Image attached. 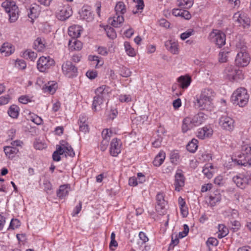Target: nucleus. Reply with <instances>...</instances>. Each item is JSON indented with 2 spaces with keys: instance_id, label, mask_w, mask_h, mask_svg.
Returning a JSON list of instances; mask_svg holds the SVG:
<instances>
[{
  "instance_id": "obj_1",
  "label": "nucleus",
  "mask_w": 251,
  "mask_h": 251,
  "mask_svg": "<svg viewBox=\"0 0 251 251\" xmlns=\"http://www.w3.org/2000/svg\"><path fill=\"white\" fill-rule=\"evenodd\" d=\"M215 95V92L211 88L202 89L201 94L196 97L195 106L200 110L212 111L214 107L213 101Z\"/></svg>"
},
{
  "instance_id": "obj_2",
  "label": "nucleus",
  "mask_w": 251,
  "mask_h": 251,
  "mask_svg": "<svg viewBox=\"0 0 251 251\" xmlns=\"http://www.w3.org/2000/svg\"><path fill=\"white\" fill-rule=\"evenodd\" d=\"M207 119V115L200 112L193 117H187L183 120L182 130L183 133L186 132L195 126H199L203 124Z\"/></svg>"
},
{
  "instance_id": "obj_3",
  "label": "nucleus",
  "mask_w": 251,
  "mask_h": 251,
  "mask_svg": "<svg viewBox=\"0 0 251 251\" xmlns=\"http://www.w3.org/2000/svg\"><path fill=\"white\" fill-rule=\"evenodd\" d=\"M249 94L247 90L244 88L237 89L232 94L231 100L234 104L239 105L240 107H244L248 102Z\"/></svg>"
},
{
  "instance_id": "obj_4",
  "label": "nucleus",
  "mask_w": 251,
  "mask_h": 251,
  "mask_svg": "<svg viewBox=\"0 0 251 251\" xmlns=\"http://www.w3.org/2000/svg\"><path fill=\"white\" fill-rule=\"evenodd\" d=\"M237 54L235 59V64L238 67H244L247 66L250 62L251 57L247 51V47L243 46L239 47L237 45Z\"/></svg>"
},
{
  "instance_id": "obj_5",
  "label": "nucleus",
  "mask_w": 251,
  "mask_h": 251,
  "mask_svg": "<svg viewBox=\"0 0 251 251\" xmlns=\"http://www.w3.org/2000/svg\"><path fill=\"white\" fill-rule=\"evenodd\" d=\"M1 6L8 14L11 22H14L17 20L19 16V9L14 1L5 0L1 3Z\"/></svg>"
},
{
  "instance_id": "obj_6",
  "label": "nucleus",
  "mask_w": 251,
  "mask_h": 251,
  "mask_svg": "<svg viewBox=\"0 0 251 251\" xmlns=\"http://www.w3.org/2000/svg\"><path fill=\"white\" fill-rule=\"evenodd\" d=\"M224 77L230 81H238L244 78L242 71L232 65L228 66L224 70Z\"/></svg>"
},
{
  "instance_id": "obj_7",
  "label": "nucleus",
  "mask_w": 251,
  "mask_h": 251,
  "mask_svg": "<svg viewBox=\"0 0 251 251\" xmlns=\"http://www.w3.org/2000/svg\"><path fill=\"white\" fill-rule=\"evenodd\" d=\"M232 180L238 187L244 189L251 183V176L247 174L240 173L234 176Z\"/></svg>"
},
{
  "instance_id": "obj_8",
  "label": "nucleus",
  "mask_w": 251,
  "mask_h": 251,
  "mask_svg": "<svg viewBox=\"0 0 251 251\" xmlns=\"http://www.w3.org/2000/svg\"><path fill=\"white\" fill-rule=\"evenodd\" d=\"M209 39L214 43L218 48H221L226 43V35L222 31L213 29L209 35Z\"/></svg>"
},
{
  "instance_id": "obj_9",
  "label": "nucleus",
  "mask_w": 251,
  "mask_h": 251,
  "mask_svg": "<svg viewBox=\"0 0 251 251\" xmlns=\"http://www.w3.org/2000/svg\"><path fill=\"white\" fill-rule=\"evenodd\" d=\"M219 125L223 130L231 132L234 129L235 120L230 116L223 115L219 119Z\"/></svg>"
},
{
  "instance_id": "obj_10",
  "label": "nucleus",
  "mask_w": 251,
  "mask_h": 251,
  "mask_svg": "<svg viewBox=\"0 0 251 251\" xmlns=\"http://www.w3.org/2000/svg\"><path fill=\"white\" fill-rule=\"evenodd\" d=\"M54 65V60L50 56H42L37 62L38 70L41 72H45Z\"/></svg>"
},
{
  "instance_id": "obj_11",
  "label": "nucleus",
  "mask_w": 251,
  "mask_h": 251,
  "mask_svg": "<svg viewBox=\"0 0 251 251\" xmlns=\"http://www.w3.org/2000/svg\"><path fill=\"white\" fill-rule=\"evenodd\" d=\"M62 70L63 74L69 78H73L77 75V68L72 62L69 61H67L63 63Z\"/></svg>"
},
{
  "instance_id": "obj_12",
  "label": "nucleus",
  "mask_w": 251,
  "mask_h": 251,
  "mask_svg": "<svg viewBox=\"0 0 251 251\" xmlns=\"http://www.w3.org/2000/svg\"><path fill=\"white\" fill-rule=\"evenodd\" d=\"M72 13L71 7L67 4L59 6L56 11V15L59 20L64 21L69 18Z\"/></svg>"
},
{
  "instance_id": "obj_13",
  "label": "nucleus",
  "mask_w": 251,
  "mask_h": 251,
  "mask_svg": "<svg viewBox=\"0 0 251 251\" xmlns=\"http://www.w3.org/2000/svg\"><path fill=\"white\" fill-rule=\"evenodd\" d=\"M156 211L160 215H164L166 213V206L167 203L164 200V195L162 193H158L156 196Z\"/></svg>"
},
{
  "instance_id": "obj_14",
  "label": "nucleus",
  "mask_w": 251,
  "mask_h": 251,
  "mask_svg": "<svg viewBox=\"0 0 251 251\" xmlns=\"http://www.w3.org/2000/svg\"><path fill=\"white\" fill-rule=\"evenodd\" d=\"M122 142L120 139L115 138L111 141L109 152L112 156L116 157L121 152Z\"/></svg>"
},
{
  "instance_id": "obj_15",
  "label": "nucleus",
  "mask_w": 251,
  "mask_h": 251,
  "mask_svg": "<svg viewBox=\"0 0 251 251\" xmlns=\"http://www.w3.org/2000/svg\"><path fill=\"white\" fill-rule=\"evenodd\" d=\"M175 190L180 191L181 188L184 186L185 182V177L181 170H177L175 176Z\"/></svg>"
},
{
  "instance_id": "obj_16",
  "label": "nucleus",
  "mask_w": 251,
  "mask_h": 251,
  "mask_svg": "<svg viewBox=\"0 0 251 251\" xmlns=\"http://www.w3.org/2000/svg\"><path fill=\"white\" fill-rule=\"evenodd\" d=\"M235 21L237 22L244 28H248L250 26V19L247 18L244 14L239 12L235 13L233 16Z\"/></svg>"
},
{
  "instance_id": "obj_17",
  "label": "nucleus",
  "mask_w": 251,
  "mask_h": 251,
  "mask_svg": "<svg viewBox=\"0 0 251 251\" xmlns=\"http://www.w3.org/2000/svg\"><path fill=\"white\" fill-rule=\"evenodd\" d=\"M111 92L110 88L105 85H102L95 90L96 96L104 100L107 99Z\"/></svg>"
},
{
  "instance_id": "obj_18",
  "label": "nucleus",
  "mask_w": 251,
  "mask_h": 251,
  "mask_svg": "<svg viewBox=\"0 0 251 251\" xmlns=\"http://www.w3.org/2000/svg\"><path fill=\"white\" fill-rule=\"evenodd\" d=\"M213 130L210 126H206L199 128L197 132V137L201 139H204L212 136Z\"/></svg>"
},
{
  "instance_id": "obj_19",
  "label": "nucleus",
  "mask_w": 251,
  "mask_h": 251,
  "mask_svg": "<svg viewBox=\"0 0 251 251\" xmlns=\"http://www.w3.org/2000/svg\"><path fill=\"white\" fill-rule=\"evenodd\" d=\"M165 46L167 50L174 54H177L179 53L178 43L173 40L167 41L165 43Z\"/></svg>"
},
{
  "instance_id": "obj_20",
  "label": "nucleus",
  "mask_w": 251,
  "mask_h": 251,
  "mask_svg": "<svg viewBox=\"0 0 251 251\" xmlns=\"http://www.w3.org/2000/svg\"><path fill=\"white\" fill-rule=\"evenodd\" d=\"M217 171V168L210 163L206 164L202 171L204 176L208 179L211 178Z\"/></svg>"
},
{
  "instance_id": "obj_21",
  "label": "nucleus",
  "mask_w": 251,
  "mask_h": 251,
  "mask_svg": "<svg viewBox=\"0 0 251 251\" xmlns=\"http://www.w3.org/2000/svg\"><path fill=\"white\" fill-rule=\"evenodd\" d=\"M177 82L179 87L183 89H187L190 85L192 79L191 77L188 75H181L177 78Z\"/></svg>"
},
{
  "instance_id": "obj_22",
  "label": "nucleus",
  "mask_w": 251,
  "mask_h": 251,
  "mask_svg": "<svg viewBox=\"0 0 251 251\" xmlns=\"http://www.w3.org/2000/svg\"><path fill=\"white\" fill-rule=\"evenodd\" d=\"M82 31V27L78 25H73L69 27L68 34L72 37V39H75L80 36Z\"/></svg>"
},
{
  "instance_id": "obj_23",
  "label": "nucleus",
  "mask_w": 251,
  "mask_h": 251,
  "mask_svg": "<svg viewBox=\"0 0 251 251\" xmlns=\"http://www.w3.org/2000/svg\"><path fill=\"white\" fill-rule=\"evenodd\" d=\"M87 118L86 115L81 114L80 115L78 120V125L79 126V131L84 133H86L89 131V126L87 122Z\"/></svg>"
},
{
  "instance_id": "obj_24",
  "label": "nucleus",
  "mask_w": 251,
  "mask_h": 251,
  "mask_svg": "<svg viewBox=\"0 0 251 251\" xmlns=\"http://www.w3.org/2000/svg\"><path fill=\"white\" fill-rule=\"evenodd\" d=\"M71 190L70 185L68 184L61 185L59 186V189L57 191V196L59 199H63L67 196Z\"/></svg>"
},
{
  "instance_id": "obj_25",
  "label": "nucleus",
  "mask_w": 251,
  "mask_h": 251,
  "mask_svg": "<svg viewBox=\"0 0 251 251\" xmlns=\"http://www.w3.org/2000/svg\"><path fill=\"white\" fill-rule=\"evenodd\" d=\"M6 156L9 159H13L19 152V149L15 147L6 146L3 149Z\"/></svg>"
},
{
  "instance_id": "obj_26",
  "label": "nucleus",
  "mask_w": 251,
  "mask_h": 251,
  "mask_svg": "<svg viewBox=\"0 0 251 251\" xmlns=\"http://www.w3.org/2000/svg\"><path fill=\"white\" fill-rule=\"evenodd\" d=\"M69 49L71 51L80 50L82 48V43L76 39H72L68 43Z\"/></svg>"
},
{
  "instance_id": "obj_27",
  "label": "nucleus",
  "mask_w": 251,
  "mask_h": 251,
  "mask_svg": "<svg viewBox=\"0 0 251 251\" xmlns=\"http://www.w3.org/2000/svg\"><path fill=\"white\" fill-rule=\"evenodd\" d=\"M79 14L82 19L87 21H90L93 19L90 8L88 6H83L79 12Z\"/></svg>"
},
{
  "instance_id": "obj_28",
  "label": "nucleus",
  "mask_w": 251,
  "mask_h": 251,
  "mask_svg": "<svg viewBox=\"0 0 251 251\" xmlns=\"http://www.w3.org/2000/svg\"><path fill=\"white\" fill-rule=\"evenodd\" d=\"M124 19L123 16L116 15L112 18L109 19V22L115 27H119L124 22Z\"/></svg>"
},
{
  "instance_id": "obj_29",
  "label": "nucleus",
  "mask_w": 251,
  "mask_h": 251,
  "mask_svg": "<svg viewBox=\"0 0 251 251\" xmlns=\"http://www.w3.org/2000/svg\"><path fill=\"white\" fill-rule=\"evenodd\" d=\"M14 51V49L12 45L9 43H4L0 48V52L4 54L5 56L11 55Z\"/></svg>"
},
{
  "instance_id": "obj_30",
  "label": "nucleus",
  "mask_w": 251,
  "mask_h": 251,
  "mask_svg": "<svg viewBox=\"0 0 251 251\" xmlns=\"http://www.w3.org/2000/svg\"><path fill=\"white\" fill-rule=\"evenodd\" d=\"M172 13L175 16H180L186 20H189L191 17V15L189 12L186 10L174 9Z\"/></svg>"
},
{
  "instance_id": "obj_31",
  "label": "nucleus",
  "mask_w": 251,
  "mask_h": 251,
  "mask_svg": "<svg viewBox=\"0 0 251 251\" xmlns=\"http://www.w3.org/2000/svg\"><path fill=\"white\" fill-rule=\"evenodd\" d=\"M46 47V42L44 39L38 37L34 42V49L38 51H43Z\"/></svg>"
},
{
  "instance_id": "obj_32",
  "label": "nucleus",
  "mask_w": 251,
  "mask_h": 251,
  "mask_svg": "<svg viewBox=\"0 0 251 251\" xmlns=\"http://www.w3.org/2000/svg\"><path fill=\"white\" fill-rule=\"evenodd\" d=\"M222 199V196L219 193L211 195L209 197V204L211 206H215L219 203Z\"/></svg>"
},
{
  "instance_id": "obj_33",
  "label": "nucleus",
  "mask_w": 251,
  "mask_h": 251,
  "mask_svg": "<svg viewBox=\"0 0 251 251\" xmlns=\"http://www.w3.org/2000/svg\"><path fill=\"white\" fill-rule=\"evenodd\" d=\"M105 100L98 96H95L92 103V109L95 111H99L101 108V105L103 104Z\"/></svg>"
},
{
  "instance_id": "obj_34",
  "label": "nucleus",
  "mask_w": 251,
  "mask_h": 251,
  "mask_svg": "<svg viewBox=\"0 0 251 251\" xmlns=\"http://www.w3.org/2000/svg\"><path fill=\"white\" fill-rule=\"evenodd\" d=\"M57 87V83L54 81L49 82L48 84H46L43 87V90L45 92H48L50 94H54Z\"/></svg>"
},
{
  "instance_id": "obj_35",
  "label": "nucleus",
  "mask_w": 251,
  "mask_h": 251,
  "mask_svg": "<svg viewBox=\"0 0 251 251\" xmlns=\"http://www.w3.org/2000/svg\"><path fill=\"white\" fill-rule=\"evenodd\" d=\"M40 11L39 6L36 4L31 5L29 8V12L28 13V17L33 19L38 17Z\"/></svg>"
},
{
  "instance_id": "obj_36",
  "label": "nucleus",
  "mask_w": 251,
  "mask_h": 251,
  "mask_svg": "<svg viewBox=\"0 0 251 251\" xmlns=\"http://www.w3.org/2000/svg\"><path fill=\"white\" fill-rule=\"evenodd\" d=\"M165 157V153L163 151H160L153 161V165L156 167L160 166L163 163Z\"/></svg>"
},
{
  "instance_id": "obj_37",
  "label": "nucleus",
  "mask_w": 251,
  "mask_h": 251,
  "mask_svg": "<svg viewBox=\"0 0 251 251\" xmlns=\"http://www.w3.org/2000/svg\"><path fill=\"white\" fill-rule=\"evenodd\" d=\"M115 10L116 15L122 16L126 12V6L123 1H119L117 3Z\"/></svg>"
},
{
  "instance_id": "obj_38",
  "label": "nucleus",
  "mask_w": 251,
  "mask_h": 251,
  "mask_svg": "<svg viewBox=\"0 0 251 251\" xmlns=\"http://www.w3.org/2000/svg\"><path fill=\"white\" fill-rule=\"evenodd\" d=\"M228 233V230L227 228L224 225L221 224L218 226V231L217 232V237L221 239L226 235Z\"/></svg>"
},
{
  "instance_id": "obj_39",
  "label": "nucleus",
  "mask_w": 251,
  "mask_h": 251,
  "mask_svg": "<svg viewBox=\"0 0 251 251\" xmlns=\"http://www.w3.org/2000/svg\"><path fill=\"white\" fill-rule=\"evenodd\" d=\"M124 48L126 54L131 57H134L136 54V50L133 48L128 42H124Z\"/></svg>"
},
{
  "instance_id": "obj_40",
  "label": "nucleus",
  "mask_w": 251,
  "mask_h": 251,
  "mask_svg": "<svg viewBox=\"0 0 251 251\" xmlns=\"http://www.w3.org/2000/svg\"><path fill=\"white\" fill-rule=\"evenodd\" d=\"M8 114L13 118H17L19 114V108L16 105H12L9 108Z\"/></svg>"
},
{
  "instance_id": "obj_41",
  "label": "nucleus",
  "mask_w": 251,
  "mask_h": 251,
  "mask_svg": "<svg viewBox=\"0 0 251 251\" xmlns=\"http://www.w3.org/2000/svg\"><path fill=\"white\" fill-rule=\"evenodd\" d=\"M223 214L225 216L231 217L233 219L237 218L239 215L238 211L236 209L230 208L226 209Z\"/></svg>"
},
{
  "instance_id": "obj_42",
  "label": "nucleus",
  "mask_w": 251,
  "mask_h": 251,
  "mask_svg": "<svg viewBox=\"0 0 251 251\" xmlns=\"http://www.w3.org/2000/svg\"><path fill=\"white\" fill-rule=\"evenodd\" d=\"M23 57L34 61L37 57V54L31 50H26L23 52Z\"/></svg>"
},
{
  "instance_id": "obj_43",
  "label": "nucleus",
  "mask_w": 251,
  "mask_h": 251,
  "mask_svg": "<svg viewBox=\"0 0 251 251\" xmlns=\"http://www.w3.org/2000/svg\"><path fill=\"white\" fill-rule=\"evenodd\" d=\"M177 4L182 8L189 9L193 4V0H177Z\"/></svg>"
},
{
  "instance_id": "obj_44",
  "label": "nucleus",
  "mask_w": 251,
  "mask_h": 251,
  "mask_svg": "<svg viewBox=\"0 0 251 251\" xmlns=\"http://www.w3.org/2000/svg\"><path fill=\"white\" fill-rule=\"evenodd\" d=\"M198 141L196 139H193L187 145V150L191 152H194L198 149Z\"/></svg>"
},
{
  "instance_id": "obj_45",
  "label": "nucleus",
  "mask_w": 251,
  "mask_h": 251,
  "mask_svg": "<svg viewBox=\"0 0 251 251\" xmlns=\"http://www.w3.org/2000/svg\"><path fill=\"white\" fill-rule=\"evenodd\" d=\"M105 31L106 33L107 37L110 39H114L116 38L117 34L115 29L113 27L109 26H107L105 28Z\"/></svg>"
},
{
  "instance_id": "obj_46",
  "label": "nucleus",
  "mask_w": 251,
  "mask_h": 251,
  "mask_svg": "<svg viewBox=\"0 0 251 251\" xmlns=\"http://www.w3.org/2000/svg\"><path fill=\"white\" fill-rule=\"evenodd\" d=\"M30 120L37 125H40L43 123L42 119L35 114H30L29 115Z\"/></svg>"
},
{
  "instance_id": "obj_47",
  "label": "nucleus",
  "mask_w": 251,
  "mask_h": 251,
  "mask_svg": "<svg viewBox=\"0 0 251 251\" xmlns=\"http://www.w3.org/2000/svg\"><path fill=\"white\" fill-rule=\"evenodd\" d=\"M113 132L112 131L108 128L104 129L101 132L102 138L103 140H107L109 141L111 137H112Z\"/></svg>"
},
{
  "instance_id": "obj_48",
  "label": "nucleus",
  "mask_w": 251,
  "mask_h": 251,
  "mask_svg": "<svg viewBox=\"0 0 251 251\" xmlns=\"http://www.w3.org/2000/svg\"><path fill=\"white\" fill-rule=\"evenodd\" d=\"M229 52L226 51H221L219 53V60L221 63H224L227 61L228 54Z\"/></svg>"
},
{
  "instance_id": "obj_49",
  "label": "nucleus",
  "mask_w": 251,
  "mask_h": 251,
  "mask_svg": "<svg viewBox=\"0 0 251 251\" xmlns=\"http://www.w3.org/2000/svg\"><path fill=\"white\" fill-rule=\"evenodd\" d=\"M89 59L90 61L95 62L96 63V66L97 67L101 66L103 64V61L97 56L90 55L89 56Z\"/></svg>"
},
{
  "instance_id": "obj_50",
  "label": "nucleus",
  "mask_w": 251,
  "mask_h": 251,
  "mask_svg": "<svg viewBox=\"0 0 251 251\" xmlns=\"http://www.w3.org/2000/svg\"><path fill=\"white\" fill-rule=\"evenodd\" d=\"M241 151L245 159L248 155L251 154V146L250 145H244L242 147Z\"/></svg>"
},
{
  "instance_id": "obj_51",
  "label": "nucleus",
  "mask_w": 251,
  "mask_h": 251,
  "mask_svg": "<svg viewBox=\"0 0 251 251\" xmlns=\"http://www.w3.org/2000/svg\"><path fill=\"white\" fill-rule=\"evenodd\" d=\"M194 34V30L193 29H189L181 33L180 35V37L182 40H185Z\"/></svg>"
},
{
  "instance_id": "obj_52",
  "label": "nucleus",
  "mask_w": 251,
  "mask_h": 251,
  "mask_svg": "<svg viewBox=\"0 0 251 251\" xmlns=\"http://www.w3.org/2000/svg\"><path fill=\"white\" fill-rule=\"evenodd\" d=\"M199 159L203 161H209L212 158L211 154L206 151L201 153Z\"/></svg>"
},
{
  "instance_id": "obj_53",
  "label": "nucleus",
  "mask_w": 251,
  "mask_h": 251,
  "mask_svg": "<svg viewBox=\"0 0 251 251\" xmlns=\"http://www.w3.org/2000/svg\"><path fill=\"white\" fill-rule=\"evenodd\" d=\"M20 226V222L17 219H12L10 222L8 229H15Z\"/></svg>"
},
{
  "instance_id": "obj_54",
  "label": "nucleus",
  "mask_w": 251,
  "mask_h": 251,
  "mask_svg": "<svg viewBox=\"0 0 251 251\" xmlns=\"http://www.w3.org/2000/svg\"><path fill=\"white\" fill-rule=\"evenodd\" d=\"M15 66L19 69L24 70L26 67L25 61L22 59H17L15 62Z\"/></svg>"
},
{
  "instance_id": "obj_55",
  "label": "nucleus",
  "mask_w": 251,
  "mask_h": 251,
  "mask_svg": "<svg viewBox=\"0 0 251 251\" xmlns=\"http://www.w3.org/2000/svg\"><path fill=\"white\" fill-rule=\"evenodd\" d=\"M119 100L122 102H128L131 101V97L129 95H120Z\"/></svg>"
},
{
  "instance_id": "obj_56",
  "label": "nucleus",
  "mask_w": 251,
  "mask_h": 251,
  "mask_svg": "<svg viewBox=\"0 0 251 251\" xmlns=\"http://www.w3.org/2000/svg\"><path fill=\"white\" fill-rule=\"evenodd\" d=\"M189 228L186 224L183 225V230L180 232L178 234V238H182L186 236L189 232Z\"/></svg>"
},
{
  "instance_id": "obj_57",
  "label": "nucleus",
  "mask_w": 251,
  "mask_h": 251,
  "mask_svg": "<svg viewBox=\"0 0 251 251\" xmlns=\"http://www.w3.org/2000/svg\"><path fill=\"white\" fill-rule=\"evenodd\" d=\"M171 161L174 164H177L179 160V155L176 152L174 151L170 154Z\"/></svg>"
},
{
  "instance_id": "obj_58",
  "label": "nucleus",
  "mask_w": 251,
  "mask_h": 251,
  "mask_svg": "<svg viewBox=\"0 0 251 251\" xmlns=\"http://www.w3.org/2000/svg\"><path fill=\"white\" fill-rule=\"evenodd\" d=\"M131 72L127 68H123L121 70L120 75L123 77H127L130 76Z\"/></svg>"
},
{
  "instance_id": "obj_59",
  "label": "nucleus",
  "mask_w": 251,
  "mask_h": 251,
  "mask_svg": "<svg viewBox=\"0 0 251 251\" xmlns=\"http://www.w3.org/2000/svg\"><path fill=\"white\" fill-rule=\"evenodd\" d=\"M34 147L36 150H41L46 148V145L41 141H36L34 143Z\"/></svg>"
},
{
  "instance_id": "obj_60",
  "label": "nucleus",
  "mask_w": 251,
  "mask_h": 251,
  "mask_svg": "<svg viewBox=\"0 0 251 251\" xmlns=\"http://www.w3.org/2000/svg\"><path fill=\"white\" fill-rule=\"evenodd\" d=\"M10 100V97L8 95L0 97V106L7 104Z\"/></svg>"
},
{
  "instance_id": "obj_61",
  "label": "nucleus",
  "mask_w": 251,
  "mask_h": 251,
  "mask_svg": "<svg viewBox=\"0 0 251 251\" xmlns=\"http://www.w3.org/2000/svg\"><path fill=\"white\" fill-rule=\"evenodd\" d=\"M218 244V241L214 237L209 238L206 242V244L208 247H210V246H216Z\"/></svg>"
},
{
  "instance_id": "obj_62",
  "label": "nucleus",
  "mask_w": 251,
  "mask_h": 251,
  "mask_svg": "<svg viewBox=\"0 0 251 251\" xmlns=\"http://www.w3.org/2000/svg\"><path fill=\"white\" fill-rule=\"evenodd\" d=\"M65 150H66V152H65V156H69L71 157H73L74 156H75V152L74 151L73 149H72V148L71 146H65Z\"/></svg>"
},
{
  "instance_id": "obj_63",
  "label": "nucleus",
  "mask_w": 251,
  "mask_h": 251,
  "mask_svg": "<svg viewBox=\"0 0 251 251\" xmlns=\"http://www.w3.org/2000/svg\"><path fill=\"white\" fill-rule=\"evenodd\" d=\"M97 52L99 54L103 56L107 55L108 53L107 48L104 47H99L97 49Z\"/></svg>"
},
{
  "instance_id": "obj_64",
  "label": "nucleus",
  "mask_w": 251,
  "mask_h": 251,
  "mask_svg": "<svg viewBox=\"0 0 251 251\" xmlns=\"http://www.w3.org/2000/svg\"><path fill=\"white\" fill-rule=\"evenodd\" d=\"M214 183L218 186L223 185L224 184L223 176H218L214 179Z\"/></svg>"
}]
</instances>
